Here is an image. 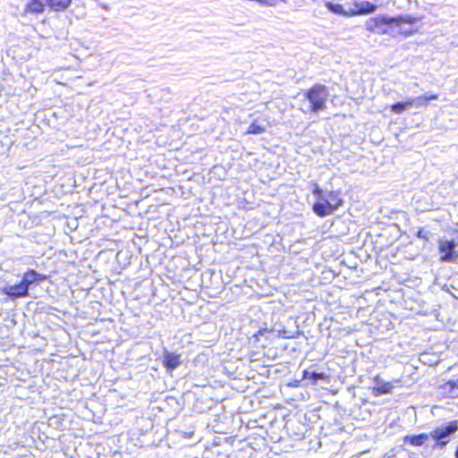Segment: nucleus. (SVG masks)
Masks as SVG:
<instances>
[{"label":"nucleus","instance_id":"obj_20","mask_svg":"<svg viewBox=\"0 0 458 458\" xmlns=\"http://www.w3.org/2000/svg\"><path fill=\"white\" fill-rule=\"evenodd\" d=\"M455 457L458 458V447L456 448V451H455Z\"/></svg>","mask_w":458,"mask_h":458},{"label":"nucleus","instance_id":"obj_9","mask_svg":"<svg viewBox=\"0 0 458 458\" xmlns=\"http://www.w3.org/2000/svg\"><path fill=\"white\" fill-rule=\"evenodd\" d=\"M373 382L375 386L372 387V393L376 396L390 394L394 388L391 382H383L378 375L373 377Z\"/></svg>","mask_w":458,"mask_h":458},{"label":"nucleus","instance_id":"obj_8","mask_svg":"<svg viewBox=\"0 0 458 458\" xmlns=\"http://www.w3.org/2000/svg\"><path fill=\"white\" fill-rule=\"evenodd\" d=\"M354 8L348 11L349 16L366 15L374 13L377 6L369 1L355 0Z\"/></svg>","mask_w":458,"mask_h":458},{"label":"nucleus","instance_id":"obj_16","mask_svg":"<svg viewBox=\"0 0 458 458\" xmlns=\"http://www.w3.org/2000/svg\"><path fill=\"white\" fill-rule=\"evenodd\" d=\"M327 377L323 372L318 373V372H310L307 369L303 371L302 378H310L313 380V383H316L318 380H323L326 379Z\"/></svg>","mask_w":458,"mask_h":458},{"label":"nucleus","instance_id":"obj_5","mask_svg":"<svg viewBox=\"0 0 458 458\" xmlns=\"http://www.w3.org/2000/svg\"><path fill=\"white\" fill-rule=\"evenodd\" d=\"M458 430V421H450L445 426L435 428L431 433L432 437L436 442V446L444 447L449 443V436Z\"/></svg>","mask_w":458,"mask_h":458},{"label":"nucleus","instance_id":"obj_11","mask_svg":"<svg viewBox=\"0 0 458 458\" xmlns=\"http://www.w3.org/2000/svg\"><path fill=\"white\" fill-rule=\"evenodd\" d=\"M429 437L430 436H428L426 433L411 436L408 435L403 437V443L408 444L411 446H420L428 440Z\"/></svg>","mask_w":458,"mask_h":458},{"label":"nucleus","instance_id":"obj_2","mask_svg":"<svg viewBox=\"0 0 458 458\" xmlns=\"http://www.w3.org/2000/svg\"><path fill=\"white\" fill-rule=\"evenodd\" d=\"M312 193L316 201L312 205V211L319 217L332 215L344 205L341 190L324 191L318 184H314Z\"/></svg>","mask_w":458,"mask_h":458},{"label":"nucleus","instance_id":"obj_1","mask_svg":"<svg viewBox=\"0 0 458 458\" xmlns=\"http://www.w3.org/2000/svg\"><path fill=\"white\" fill-rule=\"evenodd\" d=\"M418 19L411 15H397L394 17L375 16L368 19L365 23L366 30L378 35L393 34L394 30L396 35L409 37L416 32V30L405 28L406 25L413 26Z\"/></svg>","mask_w":458,"mask_h":458},{"label":"nucleus","instance_id":"obj_10","mask_svg":"<svg viewBox=\"0 0 458 458\" xmlns=\"http://www.w3.org/2000/svg\"><path fill=\"white\" fill-rule=\"evenodd\" d=\"M438 98L437 94H430V95H422L419 96L416 98H410L406 99L403 104L405 106V109L411 107L412 106H427L430 100H437Z\"/></svg>","mask_w":458,"mask_h":458},{"label":"nucleus","instance_id":"obj_12","mask_svg":"<svg viewBox=\"0 0 458 458\" xmlns=\"http://www.w3.org/2000/svg\"><path fill=\"white\" fill-rule=\"evenodd\" d=\"M181 363L180 355L172 352H166L164 356L163 364L167 370H173Z\"/></svg>","mask_w":458,"mask_h":458},{"label":"nucleus","instance_id":"obj_18","mask_svg":"<svg viewBox=\"0 0 458 458\" xmlns=\"http://www.w3.org/2000/svg\"><path fill=\"white\" fill-rule=\"evenodd\" d=\"M271 331H272V330H269V329L265 328V327H264V328H260L257 333H255V334L253 335V336H252V337L254 338V340H255L256 342H258V341H259V336H261V335H265L266 333H269V332H271Z\"/></svg>","mask_w":458,"mask_h":458},{"label":"nucleus","instance_id":"obj_3","mask_svg":"<svg viewBox=\"0 0 458 458\" xmlns=\"http://www.w3.org/2000/svg\"><path fill=\"white\" fill-rule=\"evenodd\" d=\"M303 96L310 104L307 110H302L303 113L317 114L327 108L328 91L325 85L316 83L309 88Z\"/></svg>","mask_w":458,"mask_h":458},{"label":"nucleus","instance_id":"obj_14","mask_svg":"<svg viewBox=\"0 0 458 458\" xmlns=\"http://www.w3.org/2000/svg\"><path fill=\"white\" fill-rule=\"evenodd\" d=\"M25 278H26V280H33L32 281V284H33V283H38V282L45 281L48 278V276L46 275H41V274L36 272L34 269H29L23 274L22 279H25Z\"/></svg>","mask_w":458,"mask_h":458},{"label":"nucleus","instance_id":"obj_7","mask_svg":"<svg viewBox=\"0 0 458 458\" xmlns=\"http://www.w3.org/2000/svg\"><path fill=\"white\" fill-rule=\"evenodd\" d=\"M32 281L33 280H26V278L21 279L19 284L4 288L3 293L13 300L27 297L29 295V288L32 284Z\"/></svg>","mask_w":458,"mask_h":458},{"label":"nucleus","instance_id":"obj_15","mask_svg":"<svg viewBox=\"0 0 458 458\" xmlns=\"http://www.w3.org/2000/svg\"><path fill=\"white\" fill-rule=\"evenodd\" d=\"M325 6L329 10L330 12L335 13V14H341L344 16H349L348 12H345L343 8V6L339 4H334L331 2H326Z\"/></svg>","mask_w":458,"mask_h":458},{"label":"nucleus","instance_id":"obj_4","mask_svg":"<svg viewBox=\"0 0 458 458\" xmlns=\"http://www.w3.org/2000/svg\"><path fill=\"white\" fill-rule=\"evenodd\" d=\"M73 0H28L23 12L27 14H40L46 7L55 13H63L72 4Z\"/></svg>","mask_w":458,"mask_h":458},{"label":"nucleus","instance_id":"obj_17","mask_svg":"<svg viewBox=\"0 0 458 458\" xmlns=\"http://www.w3.org/2000/svg\"><path fill=\"white\" fill-rule=\"evenodd\" d=\"M390 110L396 114H401L406 109L403 102H397L390 106Z\"/></svg>","mask_w":458,"mask_h":458},{"label":"nucleus","instance_id":"obj_6","mask_svg":"<svg viewBox=\"0 0 458 458\" xmlns=\"http://www.w3.org/2000/svg\"><path fill=\"white\" fill-rule=\"evenodd\" d=\"M456 244L453 240H441L438 242L440 252L439 260L442 262H452L458 259V251H455Z\"/></svg>","mask_w":458,"mask_h":458},{"label":"nucleus","instance_id":"obj_19","mask_svg":"<svg viewBox=\"0 0 458 458\" xmlns=\"http://www.w3.org/2000/svg\"><path fill=\"white\" fill-rule=\"evenodd\" d=\"M279 0H259L258 3L261 5H267V6H274L276 5Z\"/></svg>","mask_w":458,"mask_h":458},{"label":"nucleus","instance_id":"obj_13","mask_svg":"<svg viewBox=\"0 0 458 458\" xmlns=\"http://www.w3.org/2000/svg\"><path fill=\"white\" fill-rule=\"evenodd\" d=\"M266 131H267V125L265 123H261L259 119H255L249 125V127L246 131V134L258 135V134H262V133L266 132Z\"/></svg>","mask_w":458,"mask_h":458}]
</instances>
